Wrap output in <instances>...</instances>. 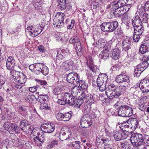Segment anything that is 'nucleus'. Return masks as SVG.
<instances>
[{"label":"nucleus","mask_w":149,"mask_h":149,"mask_svg":"<svg viewBox=\"0 0 149 149\" xmlns=\"http://www.w3.org/2000/svg\"><path fill=\"white\" fill-rule=\"evenodd\" d=\"M130 141L134 147L139 149L144 146L143 149H149V136L145 135L143 137L141 134L133 133L131 136Z\"/></svg>","instance_id":"nucleus-1"},{"label":"nucleus","mask_w":149,"mask_h":149,"mask_svg":"<svg viewBox=\"0 0 149 149\" xmlns=\"http://www.w3.org/2000/svg\"><path fill=\"white\" fill-rule=\"evenodd\" d=\"M127 3L126 0H119L117 2L113 1L112 3V9L114 10L113 14L116 17L122 16L125 13L124 11L123 6Z\"/></svg>","instance_id":"nucleus-2"},{"label":"nucleus","mask_w":149,"mask_h":149,"mask_svg":"<svg viewBox=\"0 0 149 149\" xmlns=\"http://www.w3.org/2000/svg\"><path fill=\"white\" fill-rule=\"evenodd\" d=\"M133 114L132 108L127 105H123L119 108L118 114L119 116L129 117Z\"/></svg>","instance_id":"nucleus-3"},{"label":"nucleus","mask_w":149,"mask_h":149,"mask_svg":"<svg viewBox=\"0 0 149 149\" xmlns=\"http://www.w3.org/2000/svg\"><path fill=\"white\" fill-rule=\"evenodd\" d=\"M69 42L74 45L77 55L79 56H81L82 51L81 44L78 37L75 36L71 38L69 40Z\"/></svg>","instance_id":"nucleus-4"},{"label":"nucleus","mask_w":149,"mask_h":149,"mask_svg":"<svg viewBox=\"0 0 149 149\" xmlns=\"http://www.w3.org/2000/svg\"><path fill=\"white\" fill-rule=\"evenodd\" d=\"M65 17V16L64 13H57L53 19V24L54 26H56L58 28H61L62 26L64 24V19Z\"/></svg>","instance_id":"nucleus-5"},{"label":"nucleus","mask_w":149,"mask_h":149,"mask_svg":"<svg viewBox=\"0 0 149 149\" xmlns=\"http://www.w3.org/2000/svg\"><path fill=\"white\" fill-rule=\"evenodd\" d=\"M79 99L86 100L87 104L85 105L84 107L85 109L88 108L87 104L89 105L90 108H91V106L94 103V100L93 99V97L90 94H88L87 91H83L81 92V96H80Z\"/></svg>","instance_id":"nucleus-6"},{"label":"nucleus","mask_w":149,"mask_h":149,"mask_svg":"<svg viewBox=\"0 0 149 149\" xmlns=\"http://www.w3.org/2000/svg\"><path fill=\"white\" fill-rule=\"evenodd\" d=\"M71 135V133L70 129L68 128H62L60 132L59 139L62 141L65 140L69 138Z\"/></svg>","instance_id":"nucleus-7"},{"label":"nucleus","mask_w":149,"mask_h":149,"mask_svg":"<svg viewBox=\"0 0 149 149\" xmlns=\"http://www.w3.org/2000/svg\"><path fill=\"white\" fill-rule=\"evenodd\" d=\"M80 124L82 127L84 128H87L91 126L92 122L89 115L86 114L84 115L81 118Z\"/></svg>","instance_id":"nucleus-8"},{"label":"nucleus","mask_w":149,"mask_h":149,"mask_svg":"<svg viewBox=\"0 0 149 149\" xmlns=\"http://www.w3.org/2000/svg\"><path fill=\"white\" fill-rule=\"evenodd\" d=\"M132 24L134 28V30L137 29L139 30H144L143 23L139 16H136L133 17L132 20Z\"/></svg>","instance_id":"nucleus-9"},{"label":"nucleus","mask_w":149,"mask_h":149,"mask_svg":"<svg viewBox=\"0 0 149 149\" xmlns=\"http://www.w3.org/2000/svg\"><path fill=\"white\" fill-rule=\"evenodd\" d=\"M15 75H13V78L15 81H17L22 85H24L27 79L24 74L22 72L15 71Z\"/></svg>","instance_id":"nucleus-10"},{"label":"nucleus","mask_w":149,"mask_h":149,"mask_svg":"<svg viewBox=\"0 0 149 149\" xmlns=\"http://www.w3.org/2000/svg\"><path fill=\"white\" fill-rule=\"evenodd\" d=\"M79 79L78 74L76 73L70 72L67 75V81L70 83L77 84Z\"/></svg>","instance_id":"nucleus-11"},{"label":"nucleus","mask_w":149,"mask_h":149,"mask_svg":"<svg viewBox=\"0 0 149 149\" xmlns=\"http://www.w3.org/2000/svg\"><path fill=\"white\" fill-rule=\"evenodd\" d=\"M40 128L42 132L45 133H49L54 131L55 126L54 124L47 123L42 125Z\"/></svg>","instance_id":"nucleus-12"},{"label":"nucleus","mask_w":149,"mask_h":149,"mask_svg":"<svg viewBox=\"0 0 149 149\" xmlns=\"http://www.w3.org/2000/svg\"><path fill=\"white\" fill-rule=\"evenodd\" d=\"M139 87L143 92L149 91V79H144L142 80L139 84Z\"/></svg>","instance_id":"nucleus-13"},{"label":"nucleus","mask_w":149,"mask_h":149,"mask_svg":"<svg viewBox=\"0 0 149 149\" xmlns=\"http://www.w3.org/2000/svg\"><path fill=\"white\" fill-rule=\"evenodd\" d=\"M70 95V93H62L61 95H58L57 97V103L62 105L67 104V98L69 97Z\"/></svg>","instance_id":"nucleus-14"},{"label":"nucleus","mask_w":149,"mask_h":149,"mask_svg":"<svg viewBox=\"0 0 149 149\" xmlns=\"http://www.w3.org/2000/svg\"><path fill=\"white\" fill-rule=\"evenodd\" d=\"M131 40V38L127 37L123 40L122 44L123 51L127 52L128 50L131 48L132 46Z\"/></svg>","instance_id":"nucleus-15"},{"label":"nucleus","mask_w":149,"mask_h":149,"mask_svg":"<svg viewBox=\"0 0 149 149\" xmlns=\"http://www.w3.org/2000/svg\"><path fill=\"white\" fill-rule=\"evenodd\" d=\"M115 81L118 83L123 82H128L130 81L129 78L125 75L120 74L116 77Z\"/></svg>","instance_id":"nucleus-16"},{"label":"nucleus","mask_w":149,"mask_h":149,"mask_svg":"<svg viewBox=\"0 0 149 149\" xmlns=\"http://www.w3.org/2000/svg\"><path fill=\"white\" fill-rule=\"evenodd\" d=\"M136 29L134 30V32L133 36V40L134 42H138L140 38V36L143 33L144 30H139Z\"/></svg>","instance_id":"nucleus-17"},{"label":"nucleus","mask_w":149,"mask_h":149,"mask_svg":"<svg viewBox=\"0 0 149 149\" xmlns=\"http://www.w3.org/2000/svg\"><path fill=\"white\" fill-rule=\"evenodd\" d=\"M11 129L10 132L12 134L14 132L17 134L20 133L21 130L18 125L15 123H12L10 125Z\"/></svg>","instance_id":"nucleus-18"},{"label":"nucleus","mask_w":149,"mask_h":149,"mask_svg":"<svg viewBox=\"0 0 149 149\" xmlns=\"http://www.w3.org/2000/svg\"><path fill=\"white\" fill-rule=\"evenodd\" d=\"M40 65V63H34L30 65L29 68L31 71L37 72L36 74H40V69L39 68L41 66Z\"/></svg>","instance_id":"nucleus-19"},{"label":"nucleus","mask_w":149,"mask_h":149,"mask_svg":"<svg viewBox=\"0 0 149 149\" xmlns=\"http://www.w3.org/2000/svg\"><path fill=\"white\" fill-rule=\"evenodd\" d=\"M120 51L118 49L116 48L111 51V57L114 60L118 59L120 57Z\"/></svg>","instance_id":"nucleus-20"},{"label":"nucleus","mask_w":149,"mask_h":149,"mask_svg":"<svg viewBox=\"0 0 149 149\" xmlns=\"http://www.w3.org/2000/svg\"><path fill=\"white\" fill-rule=\"evenodd\" d=\"M57 1L60 10H64L66 8V3H68V0H57Z\"/></svg>","instance_id":"nucleus-21"},{"label":"nucleus","mask_w":149,"mask_h":149,"mask_svg":"<svg viewBox=\"0 0 149 149\" xmlns=\"http://www.w3.org/2000/svg\"><path fill=\"white\" fill-rule=\"evenodd\" d=\"M36 98L34 95L28 94L25 97V100L26 102L34 104L36 102Z\"/></svg>","instance_id":"nucleus-22"},{"label":"nucleus","mask_w":149,"mask_h":149,"mask_svg":"<svg viewBox=\"0 0 149 149\" xmlns=\"http://www.w3.org/2000/svg\"><path fill=\"white\" fill-rule=\"evenodd\" d=\"M79 84V85L80 87H81L82 89L84 90V91H86L88 88V84L85 81L83 80H80L79 79V81L78 82V84Z\"/></svg>","instance_id":"nucleus-23"},{"label":"nucleus","mask_w":149,"mask_h":149,"mask_svg":"<svg viewBox=\"0 0 149 149\" xmlns=\"http://www.w3.org/2000/svg\"><path fill=\"white\" fill-rule=\"evenodd\" d=\"M70 95L69 97L67 98V104H68L70 105L73 106L74 107V104H75V102L76 99L74 96L73 95H71L70 93Z\"/></svg>","instance_id":"nucleus-24"},{"label":"nucleus","mask_w":149,"mask_h":149,"mask_svg":"<svg viewBox=\"0 0 149 149\" xmlns=\"http://www.w3.org/2000/svg\"><path fill=\"white\" fill-rule=\"evenodd\" d=\"M122 131H116L115 130L113 131V136L114 139L116 141H119L121 140V136Z\"/></svg>","instance_id":"nucleus-25"},{"label":"nucleus","mask_w":149,"mask_h":149,"mask_svg":"<svg viewBox=\"0 0 149 149\" xmlns=\"http://www.w3.org/2000/svg\"><path fill=\"white\" fill-rule=\"evenodd\" d=\"M139 14L140 16H142V22L144 23H147L149 18L148 15L147 14L144 13L143 11L141 10L139 11Z\"/></svg>","instance_id":"nucleus-26"},{"label":"nucleus","mask_w":149,"mask_h":149,"mask_svg":"<svg viewBox=\"0 0 149 149\" xmlns=\"http://www.w3.org/2000/svg\"><path fill=\"white\" fill-rule=\"evenodd\" d=\"M73 62L72 61H65L63 63V66L65 68L64 69L65 70H70L73 64Z\"/></svg>","instance_id":"nucleus-27"},{"label":"nucleus","mask_w":149,"mask_h":149,"mask_svg":"<svg viewBox=\"0 0 149 149\" xmlns=\"http://www.w3.org/2000/svg\"><path fill=\"white\" fill-rule=\"evenodd\" d=\"M102 73H101L99 75L97 81V86L99 87V90L101 92L102 91V88L101 87L102 85Z\"/></svg>","instance_id":"nucleus-28"},{"label":"nucleus","mask_w":149,"mask_h":149,"mask_svg":"<svg viewBox=\"0 0 149 149\" xmlns=\"http://www.w3.org/2000/svg\"><path fill=\"white\" fill-rule=\"evenodd\" d=\"M149 65V63L148 62H146L142 61L138 65L137 67L141 69L143 71L147 68Z\"/></svg>","instance_id":"nucleus-29"},{"label":"nucleus","mask_w":149,"mask_h":149,"mask_svg":"<svg viewBox=\"0 0 149 149\" xmlns=\"http://www.w3.org/2000/svg\"><path fill=\"white\" fill-rule=\"evenodd\" d=\"M54 55L56 54V59L59 60H61L64 58L65 55L61 53L60 51L54 50Z\"/></svg>","instance_id":"nucleus-30"},{"label":"nucleus","mask_w":149,"mask_h":149,"mask_svg":"<svg viewBox=\"0 0 149 149\" xmlns=\"http://www.w3.org/2000/svg\"><path fill=\"white\" fill-rule=\"evenodd\" d=\"M80 91V87L77 86L73 87L72 89V94L73 96L77 97L78 95V93Z\"/></svg>","instance_id":"nucleus-31"},{"label":"nucleus","mask_w":149,"mask_h":149,"mask_svg":"<svg viewBox=\"0 0 149 149\" xmlns=\"http://www.w3.org/2000/svg\"><path fill=\"white\" fill-rule=\"evenodd\" d=\"M128 121L130 122V123L132 125V127L136 128L137 127L138 124L137 120L135 118H129Z\"/></svg>","instance_id":"nucleus-32"},{"label":"nucleus","mask_w":149,"mask_h":149,"mask_svg":"<svg viewBox=\"0 0 149 149\" xmlns=\"http://www.w3.org/2000/svg\"><path fill=\"white\" fill-rule=\"evenodd\" d=\"M29 123L28 121L25 120H22L20 123L19 127L22 131H25L26 130L25 127L26 126H27Z\"/></svg>","instance_id":"nucleus-33"},{"label":"nucleus","mask_w":149,"mask_h":149,"mask_svg":"<svg viewBox=\"0 0 149 149\" xmlns=\"http://www.w3.org/2000/svg\"><path fill=\"white\" fill-rule=\"evenodd\" d=\"M108 49L109 47L106 45L103 47V58L104 59H107L109 57V53Z\"/></svg>","instance_id":"nucleus-34"},{"label":"nucleus","mask_w":149,"mask_h":149,"mask_svg":"<svg viewBox=\"0 0 149 149\" xmlns=\"http://www.w3.org/2000/svg\"><path fill=\"white\" fill-rule=\"evenodd\" d=\"M48 96L46 95H41L38 97V100L40 103H43L48 99Z\"/></svg>","instance_id":"nucleus-35"},{"label":"nucleus","mask_w":149,"mask_h":149,"mask_svg":"<svg viewBox=\"0 0 149 149\" xmlns=\"http://www.w3.org/2000/svg\"><path fill=\"white\" fill-rule=\"evenodd\" d=\"M72 112L71 111L67 112L66 113H63V121H68L70 118L72 116Z\"/></svg>","instance_id":"nucleus-36"},{"label":"nucleus","mask_w":149,"mask_h":149,"mask_svg":"<svg viewBox=\"0 0 149 149\" xmlns=\"http://www.w3.org/2000/svg\"><path fill=\"white\" fill-rule=\"evenodd\" d=\"M148 51L149 49L144 43L141 45L139 50L141 53L144 54Z\"/></svg>","instance_id":"nucleus-37"},{"label":"nucleus","mask_w":149,"mask_h":149,"mask_svg":"<svg viewBox=\"0 0 149 149\" xmlns=\"http://www.w3.org/2000/svg\"><path fill=\"white\" fill-rule=\"evenodd\" d=\"M111 26V25H110V22L103 23V31L111 32L110 26Z\"/></svg>","instance_id":"nucleus-38"},{"label":"nucleus","mask_w":149,"mask_h":149,"mask_svg":"<svg viewBox=\"0 0 149 149\" xmlns=\"http://www.w3.org/2000/svg\"><path fill=\"white\" fill-rule=\"evenodd\" d=\"M110 24L111 26L110 27V31L111 32L115 30L118 26V22L116 21H114V22H110Z\"/></svg>","instance_id":"nucleus-39"},{"label":"nucleus","mask_w":149,"mask_h":149,"mask_svg":"<svg viewBox=\"0 0 149 149\" xmlns=\"http://www.w3.org/2000/svg\"><path fill=\"white\" fill-rule=\"evenodd\" d=\"M27 126H26L25 127L26 130L22 131L24 132H31V133L33 134V132H35V130L36 131V129H33V127L29 124Z\"/></svg>","instance_id":"nucleus-40"},{"label":"nucleus","mask_w":149,"mask_h":149,"mask_svg":"<svg viewBox=\"0 0 149 149\" xmlns=\"http://www.w3.org/2000/svg\"><path fill=\"white\" fill-rule=\"evenodd\" d=\"M27 126H26L25 127L26 130L22 131L24 132H31V133L33 134V132H35V130L36 131V129H33V127L29 124Z\"/></svg>","instance_id":"nucleus-41"},{"label":"nucleus","mask_w":149,"mask_h":149,"mask_svg":"<svg viewBox=\"0 0 149 149\" xmlns=\"http://www.w3.org/2000/svg\"><path fill=\"white\" fill-rule=\"evenodd\" d=\"M121 94V92L118 91V89L112 92L110 95L113 98H117L119 97Z\"/></svg>","instance_id":"nucleus-42"},{"label":"nucleus","mask_w":149,"mask_h":149,"mask_svg":"<svg viewBox=\"0 0 149 149\" xmlns=\"http://www.w3.org/2000/svg\"><path fill=\"white\" fill-rule=\"evenodd\" d=\"M81 142L79 141H74L72 143L70 144L71 146L73 147L74 148L76 149H79L81 147L80 143Z\"/></svg>","instance_id":"nucleus-43"},{"label":"nucleus","mask_w":149,"mask_h":149,"mask_svg":"<svg viewBox=\"0 0 149 149\" xmlns=\"http://www.w3.org/2000/svg\"><path fill=\"white\" fill-rule=\"evenodd\" d=\"M141 69H140L136 67V68L134 70V77H138L143 72Z\"/></svg>","instance_id":"nucleus-44"},{"label":"nucleus","mask_w":149,"mask_h":149,"mask_svg":"<svg viewBox=\"0 0 149 149\" xmlns=\"http://www.w3.org/2000/svg\"><path fill=\"white\" fill-rule=\"evenodd\" d=\"M81 94L78 97V99L77 100H76L75 102V104H74V107L76 106L78 108H79L80 105L82 104L83 102H84V101H83V100L84 99H79V98L81 97Z\"/></svg>","instance_id":"nucleus-45"},{"label":"nucleus","mask_w":149,"mask_h":149,"mask_svg":"<svg viewBox=\"0 0 149 149\" xmlns=\"http://www.w3.org/2000/svg\"><path fill=\"white\" fill-rule=\"evenodd\" d=\"M108 89L109 90V91H113L116 90H118V87L113 84H111L108 86Z\"/></svg>","instance_id":"nucleus-46"},{"label":"nucleus","mask_w":149,"mask_h":149,"mask_svg":"<svg viewBox=\"0 0 149 149\" xmlns=\"http://www.w3.org/2000/svg\"><path fill=\"white\" fill-rule=\"evenodd\" d=\"M11 64V63H8V62L6 61V67L10 71L11 74L12 73V72H13L14 71H15L14 70V67Z\"/></svg>","instance_id":"nucleus-47"},{"label":"nucleus","mask_w":149,"mask_h":149,"mask_svg":"<svg viewBox=\"0 0 149 149\" xmlns=\"http://www.w3.org/2000/svg\"><path fill=\"white\" fill-rule=\"evenodd\" d=\"M143 9L145 11L149 10V0L146 2L144 6L140 8L139 11H143Z\"/></svg>","instance_id":"nucleus-48"},{"label":"nucleus","mask_w":149,"mask_h":149,"mask_svg":"<svg viewBox=\"0 0 149 149\" xmlns=\"http://www.w3.org/2000/svg\"><path fill=\"white\" fill-rule=\"evenodd\" d=\"M58 143V141L57 140H53L47 146V147L49 149L53 148L55 145H57Z\"/></svg>","instance_id":"nucleus-49"},{"label":"nucleus","mask_w":149,"mask_h":149,"mask_svg":"<svg viewBox=\"0 0 149 149\" xmlns=\"http://www.w3.org/2000/svg\"><path fill=\"white\" fill-rule=\"evenodd\" d=\"M8 63H11V65L13 66L14 67L15 66L16 63V61L14 59V58L13 56H10L7 58V61Z\"/></svg>","instance_id":"nucleus-50"},{"label":"nucleus","mask_w":149,"mask_h":149,"mask_svg":"<svg viewBox=\"0 0 149 149\" xmlns=\"http://www.w3.org/2000/svg\"><path fill=\"white\" fill-rule=\"evenodd\" d=\"M41 73L45 75H47L49 73L48 68L44 64L43 65V68H42V70Z\"/></svg>","instance_id":"nucleus-51"},{"label":"nucleus","mask_w":149,"mask_h":149,"mask_svg":"<svg viewBox=\"0 0 149 149\" xmlns=\"http://www.w3.org/2000/svg\"><path fill=\"white\" fill-rule=\"evenodd\" d=\"M138 104L139 105V109L141 111H144L145 110L146 106L144 103L141 104L140 103V102H139L138 103Z\"/></svg>","instance_id":"nucleus-52"},{"label":"nucleus","mask_w":149,"mask_h":149,"mask_svg":"<svg viewBox=\"0 0 149 149\" xmlns=\"http://www.w3.org/2000/svg\"><path fill=\"white\" fill-rule=\"evenodd\" d=\"M56 117L58 120L60 121H63V113L59 112L56 114Z\"/></svg>","instance_id":"nucleus-53"},{"label":"nucleus","mask_w":149,"mask_h":149,"mask_svg":"<svg viewBox=\"0 0 149 149\" xmlns=\"http://www.w3.org/2000/svg\"><path fill=\"white\" fill-rule=\"evenodd\" d=\"M104 127L106 135L109 136L110 134V132H109L110 128L108 124H105Z\"/></svg>","instance_id":"nucleus-54"},{"label":"nucleus","mask_w":149,"mask_h":149,"mask_svg":"<svg viewBox=\"0 0 149 149\" xmlns=\"http://www.w3.org/2000/svg\"><path fill=\"white\" fill-rule=\"evenodd\" d=\"M42 135H41V136H36L34 138L33 141L34 142H38V141H44Z\"/></svg>","instance_id":"nucleus-55"},{"label":"nucleus","mask_w":149,"mask_h":149,"mask_svg":"<svg viewBox=\"0 0 149 149\" xmlns=\"http://www.w3.org/2000/svg\"><path fill=\"white\" fill-rule=\"evenodd\" d=\"M40 108L41 109L47 110L49 109L48 105L45 103H41L40 106Z\"/></svg>","instance_id":"nucleus-56"},{"label":"nucleus","mask_w":149,"mask_h":149,"mask_svg":"<svg viewBox=\"0 0 149 149\" xmlns=\"http://www.w3.org/2000/svg\"><path fill=\"white\" fill-rule=\"evenodd\" d=\"M103 83L104 84L105 87L106 88V84L108 80V77L106 74H103Z\"/></svg>","instance_id":"nucleus-57"},{"label":"nucleus","mask_w":149,"mask_h":149,"mask_svg":"<svg viewBox=\"0 0 149 149\" xmlns=\"http://www.w3.org/2000/svg\"><path fill=\"white\" fill-rule=\"evenodd\" d=\"M75 23V21L74 20L72 19L70 24L68 26V29H71L74 27V24Z\"/></svg>","instance_id":"nucleus-58"},{"label":"nucleus","mask_w":149,"mask_h":149,"mask_svg":"<svg viewBox=\"0 0 149 149\" xmlns=\"http://www.w3.org/2000/svg\"><path fill=\"white\" fill-rule=\"evenodd\" d=\"M87 64L89 68L91 66H93L94 65L93 64V61L91 58L89 57V59L87 60Z\"/></svg>","instance_id":"nucleus-59"},{"label":"nucleus","mask_w":149,"mask_h":149,"mask_svg":"<svg viewBox=\"0 0 149 149\" xmlns=\"http://www.w3.org/2000/svg\"><path fill=\"white\" fill-rule=\"evenodd\" d=\"M122 133L121 134V140L125 139L127 138L128 136L127 134L126 133V132H123L122 131ZM127 133V132H126Z\"/></svg>","instance_id":"nucleus-60"},{"label":"nucleus","mask_w":149,"mask_h":149,"mask_svg":"<svg viewBox=\"0 0 149 149\" xmlns=\"http://www.w3.org/2000/svg\"><path fill=\"white\" fill-rule=\"evenodd\" d=\"M89 68V69L91 70L93 72L95 73L97 71V67L94 65L91 66Z\"/></svg>","instance_id":"nucleus-61"},{"label":"nucleus","mask_w":149,"mask_h":149,"mask_svg":"<svg viewBox=\"0 0 149 149\" xmlns=\"http://www.w3.org/2000/svg\"><path fill=\"white\" fill-rule=\"evenodd\" d=\"M142 61L146 62H149V55H144L142 59Z\"/></svg>","instance_id":"nucleus-62"},{"label":"nucleus","mask_w":149,"mask_h":149,"mask_svg":"<svg viewBox=\"0 0 149 149\" xmlns=\"http://www.w3.org/2000/svg\"><path fill=\"white\" fill-rule=\"evenodd\" d=\"M37 83L41 85H46L47 84V82L44 80H37Z\"/></svg>","instance_id":"nucleus-63"},{"label":"nucleus","mask_w":149,"mask_h":149,"mask_svg":"<svg viewBox=\"0 0 149 149\" xmlns=\"http://www.w3.org/2000/svg\"><path fill=\"white\" fill-rule=\"evenodd\" d=\"M120 144L122 148L125 149H126V147L128 146V145L126 144V143L124 141L120 142Z\"/></svg>","instance_id":"nucleus-64"}]
</instances>
